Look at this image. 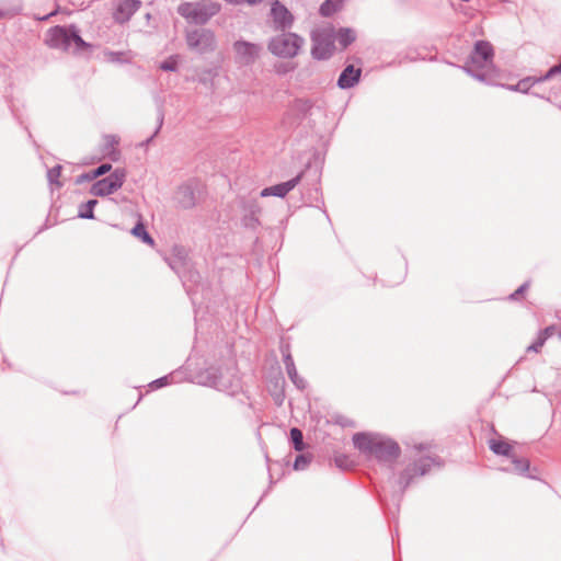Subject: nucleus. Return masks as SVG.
I'll return each instance as SVG.
<instances>
[{"label": "nucleus", "mask_w": 561, "mask_h": 561, "mask_svg": "<svg viewBox=\"0 0 561 561\" xmlns=\"http://www.w3.org/2000/svg\"><path fill=\"white\" fill-rule=\"evenodd\" d=\"M353 443L363 455L379 462L392 463L400 456L399 445L379 434L356 433Z\"/></svg>", "instance_id": "1"}, {"label": "nucleus", "mask_w": 561, "mask_h": 561, "mask_svg": "<svg viewBox=\"0 0 561 561\" xmlns=\"http://www.w3.org/2000/svg\"><path fill=\"white\" fill-rule=\"evenodd\" d=\"M494 50L492 45L486 41H478L474 44L463 70L474 78L486 84H495L497 71L493 65Z\"/></svg>", "instance_id": "2"}, {"label": "nucleus", "mask_w": 561, "mask_h": 561, "mask_svg": "<svg viewBox=\"0 0 561 561\" xmlns=\"http://www.w3.org/2000/svg\"><path fill=\"white\" fill-rule=\"evenodd\" d=\"M45 44L50 48L65 51L73 47V51H81L89 47L79 34L76 25L50 27L45 35Z\"/></svg>", "instance_id": "3"}, {"label": "nucleus", "mask_w": 561, "mask_h": 561, "mask_svg": "<svg viewBox=\"0 0 561 561\" xmlns=\"http://www.w3.org/2000/svg\"><path fill=\"white\" fill-rule=\"evenodd\" d=\"M221 10L220 3L214 0H199L196 2H183L178 7V13L188 23L196 25L206 24Z\"/></svg>", "instance_id": "4"}, {"label": "nucleus", "mask_w": 561, "mask_h": 561, "mask_svg": "<svg viewBox=\"0 0 561 561\" xmlns=\"http://www.w3.org/2000/svg\"><path fill=\"white\" fill-rule=\"evenodd\" d=\"M305 44V39L296 33H283L272 37L267 44L268 50L280 58H294Z\"/></svg>", "instance_id": "5"}, {"label": "nucleus", "mask_w": 561, "mask_h": 561, "mask_svg": "<svg viewBox=\"0 0 561 561\" xmlns=\"http://www.w3.org/2000/svg\"><path fill=\"white\" fill-rule=\"evenodd\" d=\"M187 47L201 55L216 50L217 39L215 33L209 28H194L185 32Z\"/></svg>", "instance_id": "6"}, {"label": "nucleus", "mask_w": 561, "mask_h": 561, "mask_svg": "<svg viewBox=\"0 0 561 561\" xmlns=\"http://www.w3.org/2000/svg\"><path fill=\"white\" fill-rule=\"evenodd\" d=\"M312 48L311 55L317 60L329 59L334 51V31L333 28H323L311 35Z\"/></svg>", "instance_id": "7"}, {"label": "nucleus", "mask_w": 561, "mask_h": 561, "mask_svg": "<svg viewBox=\"0 0 561 561\" xmlns=\"http://www.w3.org/2000/svg\"><path fill=\"white\" fill-rule=\"evenodd\" d=\"M236 64L244 67L252 66L260 59L263 53V46L257 43H252L243 39L236 41L232 44Z\"/></svg>", "instance_id": "8"}, {"label": "nucleus", "mask_w": 561, "mask_h": 561, "mask_svg": "<svg viewBox=\"0 0 561 561\" xmlns=\"http://www.w3.org/2000/svg\"><path fill=\"white\" fill-rule=\"evenodd\" d=\"M125 171L116 169L108 176L96 181L90 188L94 196H107L119 190L125 182Z\"/></svg>", "instance_id": "9"}, {"label": "nucleus", "mask_w": 561, "mask_h": 561, "mask_svg": "<svg viewBox=\"0 0 561 561\" xmlns=\"http://www.w3.org/2000/svg\"><path fill=\"white\" fill-rule=\"evenodd\" d=\"M434 465L440 466V463L435 458L426 456L420 458L413 465L407 467L398 481L401 490H405L414 477L426 474Z\"/></svg>", "instance_id": "10"}, {"label": "nucleus", "mask_w": 561, "mask_h": 561, "mask_svg": "<svg viewBox=\"0 0 561 561\" xmlns=\"http://www.w3.org/2000/svg\"><path fill=\"white\" fill-rule=\"evenodd\" d=\"M271 15L274 23L275 30H286L293 25L294 16L289 12V10L280 3L278 0H275L272 3Z\"/></svg>", "instance_id": "11"}, {"label": "nucleus", "mask_w": 561, "mask_h": 561, "mask_svg": "<svg viewBox=\"0 0 561 561\" xmlns=\"http://www.w3.org/2000/svg\"><path fill=\"white\" fill-rule=\"evenodd\" d=\"M140 0H121L117 2L113 19L116 23L124 24L140 9Z\"/></svg>", "instance_id": "12"}, {"label": "nucleus", "mask_w": 561, "mask_h": 561, "mask_svg": "<svg viewBox=\"0 0 561 561\" xmlns=\"http://www.w3.org/2000/svg\"><path fill=\"white\" fill-rule=\"evenodd\" d=\"M300 180H301V174H298L297 176H295L294 179H291L287 182L279 183V184H276V185H273L270 187H265L264 190L261 191L260 195L262 197H267V196L285 197L291 190H294L298 185Z\"/></svg>", "instance_id": "13"}, {"label": "nucleus", "mask_w": 561, "mask_h": 561, "mask_svg": "<svg viewBox=\"0 0 561 561\" xmlns=\"http://www.w3.org/2000/svg\"><path fill=\"white\" fill-rule=\"evenodd\" d=\"M244 215L242 217V225L245 228L256 229L260 226L259 215L261 207L255 199L243 203Z\"/></svg>", "instance_id": "14"}, {"label": "nucleus", "mask_w": 561, "mask_h": 561, "mask_svg": "<svg viewBox=\"0 0 561 561\" xmlns=\"http://www.w3.org/2000/svg\"><path fill=\"white\" fill-rule=\"evenodd\" d=\"M175 201L179 207L183 209L193 208L196 205L195 191L191 184L179 186L175 193Z\"/></svg>", "instance_id": "15"}, {"label": "nucleus", "mask_w": 561, "mask_h": 561, "mask_svg": "<svg viewBox=\"0 0 561 561\" xmlns=\"http://www.w3.org/2000/svg\"><path fill=\"white\" fill-rule=\"evenodd\" d=\"M362 70L355 68L353 65H348L340 75L337 85L341 89L353 88L360 78Z\"/></svg>", "instance_id": "16"}, {"label": "nucleus", "mask_w": 561, "mask_h": 561, "mask_svg": "<svg viewBox=\"0 0 561 561\" xmlns=\"http://www.w3.org/2000/svg\"><path fill=\"white\" fill-rule=\"evenodd\" d=\"M206 374H207V376H206L205 385H207L209 387H214L220 391H228L231 388L232 385L229 383L228 381H226L221 369L209 368L206 371Z\"/></svg>", "instance_id": "17"}, {"label": "nucleus", "mask_w": 561, "mask_h": 561, "mask_svg": "<svg viewBox=\"0 0 561 561\" xmlns=\"http://www.w3.org/2000/svg\"><path fill=\"white\" fill-rule=\"evenodd\" d=\"M355 39H356V34H355L354 30L348 28V27H342L336 32V34H334V41H337V43L342 46V48H346Z\"/></svg>", "instance_id": "18"}, {"label": "nucleus", "mask_w": 561, "mask_h": 561, "mask_svg": "<svg viewBox=\"0 0 561 561\" xmlns=\"http://www.w3.org/2000/svg\"><path fill=\"white\" fill-rule=\"evenodd\" d=\"M344 0H325L319 9L322 16H331L343 8Z\"/></svg>", "instance_id": "19"}, {"label": "nucleus", "mask_w": 561, "mask_h": 561, "mask_svg": "<svg viewBox=\"0 0 561 561\" xmlns=\"http://www.w3.org/2000/svg\"><path fill=\"white\" fill-rule=\"evenodd\" d=\"M490 449L494 454L502 455L507 458H511L514 454L512 446L508 443L503 442V440H496V439L490 440Z\"/></svg>", "instance_id": "20"}, {"label": "nucleus", "mask_w": 561, "mask_h": 561, "mask_svg": "<svg viewBox=\"0 0 561 561\" xmlns=\"http://www.w3.org/2000/svg\"><path fill=\"white\" fill-rule=\"evenodd\" d=\"M537 82H538L537 78L527 77V78L519 80L516 84H506V85H502V87L506 88L507 90H511V91L527 93L528 90Z\"/></svg>", "instance_id": "21"}, {"label": "nucleus", "mask_w": 561, "mask_h": 561, "mask_svg": "<svg viewBox=\"0 0 561 561\" xmlns=\"http://www.w3.org/2000/svg\"><path fill=\"white\" fill-rule=\"evenodd\" d=\"M512 459V463L514 466L513 470L522 476H527V472L529 471L530 463L528 459L526 458H518L515 454L510 458ZM529 478H534L533 476L528 474Z\"/></svg>", "instance_id": "22"}, {"label": "nucleus", "mask_w": 561, "mask_h": 561, "mask_svg": "<svg viewBox=\"0 0 561 561\" xmlns=\"http://www.w3.org/2000/svg\"><path fill=\"white\" fill-rule=\"evenodd\" d=\"M133 236L140 239L142 242L152 245L153 239L151 236L147 232L146 227L142 222H138L133 229H131Z\"/></svg>", "instance_id": "23"}, {"label": "nucleus", "mask_w": 561, "mask_h": 561, "mask_svg": "<svg viewBox=\"0 0 561 561\" xmlns=\"http://www.w3.org/2000/svg\"><path fill=\"white\" fill-rule=\"evenodd\" d=\"M98 204L96 199H90L84 204H81L79 207L78 216L83 219H93L94 218V206Z\"/></svg>", "instance_id": "24"}, {"label": "nucleus", "mask_w": 561, "mask_h": 561, "mask_svg": "<svg viewBox=\"0 0 561 561\" xmlns=\"http://www.w3.org/2000/svg\"><path fill=\"white\" fill-rule=\"evenodd\" d=\"M290 439L295 450L302 451L305 449L304 435L299 428L294 427L290 430Z\"/></svg>", "instance_id": "25"}, {"label": "nucleus", "mask_w": 561, "mask_h": 561, "mask_svg": "<svg viewBox=\"0 0 561 561\" xmlns=\"http://www.w3.org/2000/svg\"><path fill=\"white\" fill-rule=\"evenodd\" d=\"M312 107V102L308 99H298L294 102L293 104V108L301 114V115H307V113L311 110Z\"/></svg>", "instance_id": "26"}, {"label": "nucleus", "mask_w": 561, "mask_h": 561, "mask_svg": "<svg viewBox=\"0 0 561 561\" xmlns=\"http://www.w3.org/2000/svg\"><path fill=\"white\" fill-rule=\"evenodd\" d=\"M118 137L115 135H106L104 137V152L112 156L115 152V147L118 145Z\"/></svg>", "instance_id": "27"}, {"label": "nucleus", "mask_w": 561, "mask_h": 561, "mask_svg": "<svg viewBox=\"0 0 561 561\" xmlns=\"http://www.w3.org/2000/svg\"><path fill=\"white\" fill-rule=\"evenodd\" d=\"M286 371H287V375H288L289 379L293 381V383L298 389L302 390V389L306 388V381L301 377H299V375L297 373V369H296V366L286 369Z\"/></svg>", "instance_id": "28"}, {"label": "nucleus", "mask_w": 561, "mask_h": 561, "mask_svg": "<svg viewBox=\"0 0 561 561\" xmlns=\"http://www.w3.org/2000/svg\"><path fill=\"white\" fill-rule=\"evenodd\" d=\"M61 174V165H55L49 169L47 172V180L50 184H56L57 187H60L62 184L58 181Z\"/></svg>", "instance_id": "29"}, {"label": "nucleus", "mask_w": 561, "mask_h": 561, "mask_svg": "<svg viewBox=\"0 0 561 561\" xmlns=\"http://www.w3.org/2000/svg\"><path fill=\"white\" fill-rule=\"evenodd\" d=\"M311 462V456L309 455H298L294 462V469L295 470H304L306 469L309 463Z\"/></svg>", "instance_id": "30"}, {"label": "nucleus", "mask_w": 561, "mask_h": 561, "mask_svg": "<svg viewBox=\"0 0 561 561\" xmlns=\"http://www.w3.org/2000/svg\"><path fill=\"white\" fill-rule=\"evenodd\" d=\"M334 462L336 467L343 470L350 469L353 466V460H351L346 455H336L334 457Z\"/></svg>", "instance_id": "31"}, {"label": "nucleus", "mask_w": 561, "mask_h": 561, "mask_svg": "<svg viewBox=\"0 0 561 561\" xmlns=\"http://www.w3.org/2000/svg\"><path fill=\"white\" fill-rule=\"evenodd\" d=\"M160 69L163 71H176L178 70V56H171L160 65Z\"/></svg>", "instance_id": "32"}, {"label": "nucleus", "mask_w": 561, "mask_h": 561, "mask_svg": "<svg viewBox=\"0 0 561 561\" xmlns=\"http://www.w3.org/2000/svg\"><path fill=\"white\" fill-rule=\"evenodd\" d=\"M559 327L556 324L549 325L542 330H540L538 333L541 337H543L546 341L551 337L554 334H558Z\"/></svg>", "instance_id": "33"}, {"label": "nucleus", "mask_w": 561, "mask_h": 561, "mask_svg": "<svg viewBox=\"0 0 561 561\" xmlns=\"http://www.w3.org/2000/svg\"><path fill=\"white\" fill-rule=\"evenodd\" d=\"M558 73H561V60H560V64L551 67L543 77L537 78V81L541 82V81L548 80V79L557 76Z\"/></svg>", "instance_id": "34"}, {"label": "nucleus", "mask_w": 561, "mask_h": 561, "mask_svg": "<svg viewBox=\"0 0 561 561\" xmlns=\"http://www.w3.org/2000/svg\"><path fill=\"white\" fill-rule=\"evenodd\" d=\"M546 343V340L543 337H541L539 334L537 335V339L536 341L530 344L528 347H527V352H535V353H539L541 347L545 345Z\"/></svg>", "instance_id": "35"}, {"label": "nucleus", "mask_w": 561, "mask_h": 561, "mask_svg": "<svg viewBox=\"0 0 561 561\" xmlns=\"http://www.w3.org/2000/svg\"><path fill=\"white\" fill-rule=\"evenodd\" d=\"M111 169H112V165L110 163H103L92 171V176H94V179L102 176V175L106 174L107 172H110Z\"/></svg>", "instance_id": "36"}, {"label": "nucleus", "mask_w": 561, "mask_h": 561, "mask_svg": "<svg viewBox=\"0 0 561 561\" xmlns=\"http://www.w3.org/2000/svg\"><path fill=\"white\" fill-rule=\"evenodd\" d=\"M295 64H279L275 67V70L278 75H286L287 72H290L295 69Z\"/></svg>", "instance_id": "37"}, {"label": "nucleus", "mask_w": 561, "mask_h": 561, "mask_svg": "<svg viewBox=\"0 0 561 561\" xmlns=\"http://www.w3.org/2000/svg\"><path fill=\"white\" fill-rule=\"evenodd\" d=\"M163 121H164V114L163 112L160 110L159 111V114H158V126L154 130V133L151 135V137H149L147 140H146V145L150 144L152 141V139L158 135V133L160 131L161 127H162V124H163Z\"/></svg>", "instance_id": "38"}, {"label": "nucleus", "mask_w": 561, "mask_h": 561, "mask_svg": "<svg viewBox=\"0 0 561 561\" xmlns=\"http://www.w3.org/2000/svg\"><path fill=\"white\" fill-rule=\"evenodd\" d=\"M283 356H284V364H285L286 369H288L290 367H295L294 359H293L291 355L288 353V351L283 350Z\"/></svg>", "instance_id": "39"}, {"label": "nucleus", "mask_w": 561, "mask_h": 561, "mask_svg": "<svg viewBox=\"0 0 561 561\" xmlns=\"http://www.w3.org/2000/svg\"><path fill=\"white\" fill-rule=\"evenodd\" d=\"M92 180H94V176H92V171H91V172L80 174L77 178L76 183L81 184L83 182H88V181H92Z\"/></svg>", "instance_id": "40"}, {"label": "nucleus", "mask_w": 561, "mask_h": 561, "mask_svg": "<svg viewBox=\"0 0 561 561\" xmlns=\"http://www.w3.org/2000/svg\"><path fill=\"white\" fill-rule=\"evenodd\" d=\"M169 383V377L168 376H164V377H161L159 379H156L151 382V386H153L154 388H160V387H163L165 385Z\"/></svg>", "instance_id": "41"}, {"label": "nucleus", "mask_w": 561, "mask_h": 561, "mask_svg": "<svg viewBox=\"0 0 561 561\" xmlns=\"http://www.w3.org/2000/svg\"><path fill=\"white\" fill-rule=\"evenodd\" d=\"M528 288V283H524L520 285L511 296V299H517L519 295H522Z\"/></svg>", "instance_id": "42"}, {"label": "nucleus", "mask_w": 561, "mask_h": 561, "mask_svg": "<svg viewBox=\"0 0 561 561\" xmlns=\"http://www.w3.org/2000/svg\"><path fill=\"white\" fill-rule=\"evenodd\" d=\"M7 16V12L0 10V19Z\"/></svg>", "instance_id": "43"}, {"label": "nucleus", "mask_w": 561, "mask_h": 561, "mask_svg": "<svg viewBox=\"0 0 561 561\" xmlns=\"http://www.w3.org/2000/svg\"><path fill=\"white\" fill-rule=\"evenodd\" d=\"M558 336L561 340V325L559 327V330H558Z\"/></svg>", "instance_id": "44"}, {"label": "nucleus", "mask_w": 561, "mask_h": 561, "mask_svg": "<svg viewBox=\"0 0 561 561\" xmlns=\"http://www.w3.org/2000/svg\"><path fill=\"white\" fill-rule=\"evenodd\" d=\"M416 449L419 450H423L424 449V446L423 445H420V446H415Z\"/></svg>", "instance_id": "45"}, {"label": "nucleus", "mask_w": 561, "mask_h": 561, "mask_svg": "<svg viewBox=\"0 0 561 561\" xmlns=\"http://www.w3.org/2000/svg\"><path fill=\"white\" fill-rule=\"evenodd\" d=\"M50 14L43 16L42 20H46Z\"/></svg>", "instance_id": "46"}, {"label": "nucleus", "mask_w": 561, "mask_h": 561, "mask_svg": "<svg viewBox=\"0 0 561 561\" xmlns=\"http://www.w3.org/2000/svg\"><path fill=\"white\" fill-rule=\"evenodd\" d=\"M557 318L561 319V316L559 313H557Z\"/></svg>", "instance_id": "47"}]
</instances>
